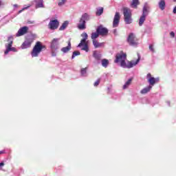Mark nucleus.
I'll return each mask as SVG.
<instances>
[{"label":"nucleus","instance_id":"nucleus-3","mask_svg":"<svg viewBox=\"0 0 176 176\" xmlns=\"http://www.w3.org/2000/svg\"><path fill=\"white\" fill-rule=\"evenodd\" d=\"M122 12L124 14V21L126 24H131L133 23V19L131 18V10L130 8L124 7L122 8Z\"/></svg>","mask_w":176,"mask_h":176},{"label":"nucleus","instance_id":"nucleus-23","mask_svg":"<svg viewBox=\"0 0 176 176\" xmlns=\"http://www.w3.org/2000/svg\"><path fill=\"white\" fill-rule=\"evenodd\" d=\"M109 65V60H108V59L104 58L102 60V67H104V68H107V67H108Z\"/></svg>","mask_w":176,"mask_h":176},{"label":"nucleus","instance_id":"nucleus-22","mask_svg":"<svg viewBox=\"0 0 176 176\" xmlns=\"http://www.w3.org/2000/svg\"><path fill=\"white\" fill-rule=\"evenodd\" d=\"M98 36H100V34L98 32H96L91 34V38L92 41H96Z\"/></svg>","mask_w":176,"mask_h":176},{"label":"nucleus","instance_id":"nucleus-19","mask_svg":"<svg viewBox=\"0 0 176 176\" xmlns=\"http://www.w3.org/2000/svg\"><path fill=\"white\" fill-rule=\"evenodd\" d=\"M68 27V21H65L62 25L59 28V31H64Z\"/></svg>","mask_w":176,"mask_h":176},{"label":"nucleus","instance_id":"nucleus-40","mask_svg":"<svg viewBox=\"0 0 176 176\" xmlns=\"http://www.w3.org/2000/svg\"><path fill=\"white\" fill-rule=\"evenodd\" d=\"M25 9H27V8H23L22 10H19V13H21V12H23V10H24Z\"/></svg>","mask_w":176,"mask_h":176},{"label":"nucleus","instance_id":"nucleus-4","mask_svg":"<svg viewBox=\"0 0 176 176\" xmlns=\"http://www.w3.org/2000/svg\"><path fill=\"white\" fill-rule=\"evenodd\" d=\"M89 20H90L89 14L87 13L83 14L77 25L78 30H86V21H89Z\"/></svg>","mask_w":176,"mask_h":176},{"label":"nucleus","instance_id":"nucleus-42","mask_svg":"<svg viewBox=\"0 0 176 176\" xmlns=\"http://www.w3.org/2000/svg\"><path fill=\"white\" fill-rule=\"evenodd\" d=\"M3 5L2 1L0 0V6Z\"/></svg>","mask_w":176,"mask_h":176},{"label":"nucleus","instance_id":"nucleus-37","mask_svg":"<svg viewBox=\"0 0 176 176\" xmlns=\"http://www.w3.org/2000/svg\"><path fill=\"white\" fill-rule=\"evenodd\" d=\"M113 34H114V35H118V30L114 29V30H113Z\"/></svg>","mask_w":176,"mask_h":176},{"label":"nucleus","instance_id":"nucleus-30","mask_svg":"<svg viewBox=\"0 0 176 176\" xmlns=\"http://www.w3.org/2000/svg\"><path fill=\"white\" fill-rule=\"evenodd\" d=\"M76 56H80V52H79V51H74L73 52L72 56V58H75V57H76Z\"/></svg>","mask_w":176,"mask_h":176},{"label":"nucleus","instance_id":"nucleus-14","mask_svg":"<svg viewBox=\"0 0 176 176\" xmlns=\"http://www.w3.org/2000/svg\"><path fill=\"white\" fill-rule=\"evenodd\" d=\"M9 52H17L15 47H12V45L6 46V51L4 52L5 54H8Z\"/></svg>","mask_w":176,"mask_h":176},{"label":"nucleus","instance_id":"nucleus-11","mask_svg":"<svg viewBox=\"0 0 176 176\" xmlns=\"http://www.w3.org/2000/svg\"><path fill=\"white\" fill-rule=\"evenodd\" d=\"M27 32H28V27H22L18 30L16 33V36H23V35H25Z\"/></svg>","mask_w":176,"mask_h":176},{"label":"nucleus","instance_id":"nucleus-15","mask_svg":"<svg viewBox=\"0 0 176 176\" xmlns=\"http://www.w3.org/2000/svg\"><path fill=\"white\" fill-rule=\"evenodd\" d=\"M71 50V41H68V46L64 47L61 49L63 53H68Z\"/></svg>","mask_w":176,"mask_h":176},{"label":"nucleus","instance_id":"nucleus-34","mask_svg":"<svg viewBox=\"0 0 176 176\" xmlns=\"http://www.w3.org/2000/svg\"><path fill=\"white\" fill-rule=\"evenodd\" d=\"M100 82H101V78H98L94 84V86H95V87H97V86H98V85H100Z\"/></svg>","mask_w":176,"mask_h":176},{"label":"nucleus","instance_id":"nucleus-28","mask_svg":"<svg viewBox=\"0 0 176 176\" xmlns=\"http://www.w3.org/2000/svg\"><path fill=\"white\" fill-rule=\"evenodd\" d=\"M82 46H84L82 48V50H84L85 52H89V45H87V42L85 41V43H83Z\"/></svg>","mask_w":176,"mask_h":176},{"label":"nucleus","instance_id":"nucleus-16","mask_svg":"<svg viewBox=\"0 0 176 176\" xmlns=\"http://www.w3.org/2000/svg\"><path fill=\"white\" fill-rule=\"evenodd\" d=\"M93 45L95 47V49H98V47H101L102 45H104L103 43H99L98 41L97 40H94L92 41Z\"/></svg>","mask_w":176,"mask_h":176},{"label":"nucleus","instance_id":"nucleus-24","mask_svg":"<svg viewBox=\"0 0 176 176\" xmlns=\"http://www.w3.org/2000/svg\"><path fill=\"white\" fill-rule=\"evenodd\" d=\"M8 45H6V46H12L13 45V36H9L8 38Z\"/></svg>","mask_w":176,"mask_h":176},{"label":"nucleus","instance_id":"nucleus-38","mask_svg":"<svg viewBox=\"0 0 176 176\" xmlns=\"http://www.w3.org/2000/svg\"><path fill=\"white\" fill-rule=\"evenodd\" d=\"M3 166H5V163H3V162L0 163V168L1 167H3Z\"/></svg>","mask_w":176,"mask_h":176},{"label":"nucleus","instance_id":"nucleus-43","mask_svg":"<svg viewBox=\"0 0 176 176\" xmlns=\"http://www.w3.org/2000/svg\"><path fill=\"white\" fill-rule=\"evenodd\" d=\"M2 153H3V152H2V151H0V155H2Z\"/></svg>","mask_w":176,"mask_h":176},{"label":"nucleus","instance_id":"nucleus-5","mask_svg":"<svg viewBox=\"0 0 176 176\" xmlns=\"http://www.w3.org/2000/svg\"><path fill=\"white\" fill-rule=\"evenodd\" d=\"M60 45V38H53L50 42V49L53 57L56 56V52L58 50Z\"/></svg>","mask_w":176,"mask_h":176},{"label":"nucleus","instance_id":"nucleus-39","mask_svg":"<svg viewBox=\"0 0 176 176\" xmlns=\"http://www.w3.org/2000/svg\"><path fill=\"white\" fill-rule=\"evenodd\" d=\"M173 13H174V14H175V13H176V6L173 9Z\"/></svg>","mask_w":176,"mask_h":176},{"label":"nucleus","instance_id":"nucleus-41","mask_svg":"<svg viewBox=\"0 0 176 176\" xmlns=\"http://www.w3.org/2000/svg\"><path fill=\"white\" fill-rule=\"evenodd\" d=\"M13 6L14 8H18L19 6L17 4H14Z\"/></svg>","mask_w":176,"mask_h":176},{"label":"nucleus","instance_id":"nucleus-33","mask_svg":"<svg viewBox=\"0 0 176 176\" xmlns=\"http://www.w3.org/2000/svg\"><path fill=\"white\" fill-rule=\"evenodd\" d=\"M148 13V9L146 8V7H144L143 8V13L142 16H146V14Z\"/></svg>","mask_w":176,"mask_h":176},{"label":"nucleus","instance_id":"nucleus-36","mask_svg":"<svg viewBox=\"0 0 176 176\" xmlns=\"http://www.w3.org/2000/svg\"><path fill=\"white\" fill-rule=\"evenodd\" d=\"M170 35L172 38H175V33H174V32H171L170 33Z\"/></svg>","mask_w":176,"mask_h":176},{"label":"nucleus","instance_id":"nucleus-13","mask_svg":"<svg viewBox=\"0 0 176 176\" xmlns=\"http://www.w3.org/2000/svg\"><path fill=\"white\" fill-rule=\"evenodd\" d=\"M146 78L151 86H153L156 83V78L152 77V74H151V73L147 74Z\"/></svg>","mask_w":176,"mask_h":176},{"label":"nucleus","instance_id":"nucleus-2","mask_svg":"<svg viewBox=\"0 0 176 176\" xmlns=\"http://www.w3.org/2000/svg\"><path fill=\"white\" fill-rule=\"evenodd\" d=\"M43 49H46V45H42L41 41H37L31 52L32 57H38Z\"/></svg>","mask_w":176,"mask_h":176},{"label":"nucleus","instance_id":"nucleus-7","mask_svg":"<svg viewBox=\"0 0 176 176\" xmlns=\"http://www.w3.org/2000/svg\"><path fill=\"white\" fill-rule=\"evenodd\" d=\"M58 25H60V22L58 21V20H51L48 23V28L54 31V30H57V28H58Z\"/></svg>","mask_w":176,"mask_h":176},{"label":"nucleus","instance_id":"nucleus-27","mask_svg":"<svg viewBox=\"0 0 176 176\" xmlns=\"http://www.w3.org/2000/svg\"><path fill=\"white\" fill-rule=\"evenodd\" d=\"M138 5H140V1L138 0L132 1L131 6H133V8H135V9H136Z\"/></svg>","mask_w":176,"mask_h":176},{"label":"nucleus","instance_id":"nucleus-25","mask_svg":"<svg viewBox=\"0 0 176 176\" xmlns=\"http://www.w3.org/2000/svg\"><path fill=\"white\" fill-rule=\"evenodd\" d=\"M133 79L129 78L125 83V85H124L123 86V89H127V87H129V86H130V85H131V82H132Z\"/></svg>","mask_w":176,"mask_h":176},{"label":"nucleus","instance_id":"nucleus-21","mask_svg":"<svg viewBox=\"0 0 176 176\" xmlns=\"http://www.w3.org/2000/svg\"><path fill=\"white\" fill-rule=\"evenodd\" d=\"M102 13H104V8L100 7L97 9L96 14V16H101V14H102Z\"/></svg>","mask_w":176,"mask_h":176},{"label":"nucleus","instance_id":"nucleus-20","mask_svg":"<svg viewBox=\"0 0 176 176\" xmlns=\"http://www.w3.org/2000/svg\"><path fill=\"white\" fill-rule=\"evenodd\" d=\"M146 16L145 15H142L139 19V25L141 27L142 24L145 22Z\"/></svg>","mask_w":176,"mask_h":176},{"label":"nucleus","instance_id":"nucleus-6","mask_svg":"<svg viewBox=\"0 0 176 176\" xmlns=\"http://www.w3.org/2000/svg\"><path fill=\"white\" fill-rule=\"evenodd\" d=\"M129 46H138V38L134 33H130L126 38Z\"/></svg>","mask_w":176,"mask_h":176},{"label":"nucleus","instance_id":"nucleus-45","mask_svg":"<svg viewBox=\"0 0 176 176\" xmlns=\"http://www.w3.org/2000/svg\"><path fill=\"white\" fill-rule=\"evenodd\" d=\"M174 1H176V0H174Z\"/></svg>","mask_w":176,"mask_h":176},{"label":"nucleus","instance_id":"nucleus-29","mask_svg":"<svg viewBox=\"0 0 176 176\" xmlns=\"http://www.w3.org/2000/svg\"><path fill=\"white\" fill-rule=\"evenodd\" d=\"M87 72V67L81 69L80 74L82 76H86Z\"/></svg>","mask_w":176,"mask_h":176},{"label":"nucleus","instance_id":"nucleus-35","mask_svg":"<svg viewBox=\"0 0 176 176\" xmlns=\"http://www.w3.org/2000/svg\"><path fill=\"white\" fill-rule=\"evenodd\" d=\"M149 50H151V52H152L153 53H155V48L153 47V45H150L148 47Z\"/></svg>","mask_w":176,"mask_h":176},{"label":"nucleus","instance_id":"nucleus-12","mask_svg":"<svg viewBox=\"0 0 176 176\" xmlns=\"http://www.w3.org/2000/svg\"><path fill=\"white\" fill-rule=\"evenodd\" d=\"M81 36H82V39L80 41V43L78 44V47H82L83 46V43H86V41H87V38H89V35H87V33L83 32L81 34Z\"/></svg>","mask_w":176,"mask_h":176},{"label":"nucleus","instance_id":"nucleus-8","mask_svg":"<svg viewBox=\"0 0 176 176\" xmlns=\"http://www.w3.org/2000/svg\"><path fill=\"white\" fill-rule=\"evenodd\" d=\"M96 32H98L99 35H101V36H107V35H108L109 30L107 28L100 25L97 28Z\"/></svg>","mask_w":176,"mask_h":176},{"label":"nucleus","instance_id":"nucleus-1","mask_svg":"<svg viewBox=\"0 0 176 176\" xmlns=\"http://www.w3.org/2000/svg\"><path fill=\"white\" fill-rule=\"evenodd\" d=\"M126 59L127 55L124 54L123 51H121L120 53L116 54L114 63L116 64L120 63V66L122 67V68H133V67L137 65V64L140 63V60H141V56H140V54H138V58L135 62H134L133 60L129 61L127 64H126Z\"/></svg>","mask_w":176,"mask_h":176},{"label":"nucleus","instance_id":"nucleus-32","mask_svg":"<svg viewBox=\"0 0 176 176\" xmlns=\"http://www.w3.org/2000/svg\"><path fill=\"white\" fill-rule=\"evenodd\" d=\"M67 2V0H58V6H63V5H64V3H65Z\"/></svg>","mask_w":176,"mask_h":176},{"label":"nucleus","instance_id":"nucleus-17","mask_svg":"<svg viewBox=\"0 0 176 176\" xmlns=\"http://www.w3.org/2000/svg\"><path fill=\"white\" fill-rule=\"evenodd\" d=\"M152 89V86L149 85L140 91L141 94H146V93H149L151 89Z\"/></svg>","mask_w":176,"mask_h":176},{"label":"nucleus","instance_id":"nucleus-9","mask_svg":"<svg viewBox=\"0 0 176 176\" xmlns=\"http://www.w3.org/2000/svg\"><path fill=\"white\" fill-rule=\"evenodd\" d=\"M32 42H34V38H26L21 46V49H28V47H31Z\"/></svg>","mask_w":176,"mask_h":176},{"label":"nucleus","instance_id":"nucleus-10","mask_svg":"<svg viewBox=\"0 0 176 176\" xmlns=\"http://www.w3.org/2000/svg\"><path fill=\"white\" fill-rule=\"evenodd\" d=\"M119 23H120V13L116 12L113 21V28L119 27Z\"/></svg>","mask_w":176,"mask_h":176},{"label":"nucleus","instance_id":"nucleus-18","mask_svg":"<svg viewBox=\"0 0 176 176\" xmlns=\"http://www.w3.org/2000/svg\"><path fill=\"white\" fill-rule=\"evenodd\" d=\"M158 5L161 10H164V9H166V1L164 0H161Z\"/></svg>","mask_w":176,"mask_h":176},{"label":"nucleus","instance_id":"nucleus-44","mask_svg":"<svg viewBox=\"0 0 176 176\" xmlns=\"http://www.w3.org/2000/svg\"><path fill=\"white\" fill-rule=\"evenodd\" d=\"M30 23V24H32V23H34V22H29Z\"/></svg>","mask_w":176,"mask_h":176},{"label":"nucleus","instance_id":"nucleus-26","mask_svg":"<svg viewBox=\"0 0 176 176\" xmlns=\"http://www.w3.org/2000/svg\"><path fill=\"white\" fill-rule=\"evenodd\" d=\"M93 57H94V58H96V60H101V54H97L96 52H94Z\"/></svg>","mask_w":176,"mask_h":176},{"label":"nucleus","instance_id":"nucleus-31","mask_svg":"<svg viewBox=\"0 0 176 176\" xmlns=\"http://www.w3.org/2000/svg\"><path fill=\"white\" fill-rule=\"evenodd\" d=\"M38 8H44L43 1H40L36 4V9H38Z\"/></svg>","mask_w":176,"mask_h":176}]
</instances>
